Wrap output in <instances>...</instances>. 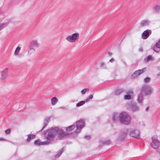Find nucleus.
<instances>
[{
    "instance_id": "obj_1",
    "label": "nucleus",
    "mask_w": 160,
    "mask_h": 160,
    "mask_svg": "<svg viewBox=\"0 0 160 160\" xmlns=\"http://www.w3.org/2000/svg\"><path fill=\"white\" fill-rule=\"evenodd\" d=\"M48 134L46 136L48 140H52L57 133L58 134L59 138H62L66 137L69 135L66 132H64L62 129H59L58 127L53 128L48 131Z\"/></svg>"
},
{
    "instance_id": "obj_2",
    "label": "nucleus",
    "mask_w": 160,
    "mask_h": 160,
    "mask_svg": "<svg viewBox=\"0 0 160 160\" xmlns=\"http://www.w3.org/2000/svg\"><path fill=\"white\" fill-rule=\"evenodd\" d=\"M119 118L120 122L123 124L128 125L131 122V118L126 112H123L121 113Z\"/></svg>"
},
{
    "instance_id": "obj_3",
    "label": "nucleus",
    "mask_w": 160,
    "mask_h": 160,
    "mask_svg": "<svg viewBox=\"0 0 160 160\" xmlns=\"http://www.w3.org/2000/svg\"><path fill=\"white\" fill-rule=\"evenodd\" d=\"M40 46V44L38 40H33L30 42L29 49L28 51V54L30 55L35 52V48H38Z\"/></svg>"
},
{
    "instance_id": "obj_4",
    "label": "nucleus",
    "mask_w": 160,
    "mask_h": 160,
    "mask_svg": "<svg viewBox=\"0 0 160 160\" xmlns=\"http://www.w3.org/2000/svg\"><path fill=\"white\" fill-rule=\"evenodd\" d=\"M79 37V34L78 32L73 33L71 35L68 36L66 39L70 43H74L78 41Z\"/></svg>"
},
{
    "instance_id": "obj_5",
    "label": "nucleus",
    "mask_w": 160,
    "mask_h": 160,
    "mask_svg": "<svg viewBox=\"0 0 160 160\" xmlns=\"http://www.w3.org/2000/svg\"><path fill=\"white\" fill-rule=\"evenodd\" d=\"M150 145L154 149H156L159 147L160 143L158 139V136L156 135L153 136L152 138V142Z\"/></svg>"
},
{
    "instance_id": "obj_6",
    "label": "nucleus",
    "mask_w": 160,
    "mask_h": 160,
    "mask_svg": "<svg viewBox=\"0 0 160 160\" xmlns=\"http://www.w3.org/2000/svg\"><path fill=\"white\" fill-rule=\"evenodd\" d=\"M152 92V89L151 87L148 85L142 86V93L145 95H150Z\"/></svg>"
},
{
    "instance_id": "obj_7",
    "label": "nucleus",
    "mask_w": 160,
    "mask_h": 160,
    "mask_svg": "<svg viewBox=\"0 0 160 160\" xmlns=\"http://www.w3.org/2000/svg\"><path fill=\"white\" fill-rule=\"evenodd\" d=\"M77 129L75 130V133H78L80 132L81 129L84 127V122L82 120H80L77 122L76 124Z\"/></svg>"
},
{
    "instance_id": "obj_8",
    "label": "nucleus",
    "mask_w": 160,
    "mask_h": 160,
    "mask_svg": "<svg viewBox=\"0 0 160 160\" xmlns=\"http://www.w3.org/2000/svg\"><path fill=\"white\" fill-rule=\"evenodd\" d=\"M146 70V68H144L142 69H140L136 71L132 75L131 77L132 78H135L140 74L145 72Z\"/></svg>"
},
{
    "instance_id": "obj_9",
    "label": "nucleus",
    "mask_w": 160,
    "mask_h": 160,
    "mask_svg": "<svg viewBox=\"0 0 160 160\" xmlns=\"http://www.w3.org/2000/svg\"><path fill=\"white\" fill-rule=\"evenodd\" d=\"M152 32L150 30L148 29L144 31L142 34V38L143 39H147L151 34Z\"/></svg>"
},
{
    "instance_id": "obj_10",
    "label": "nucleus",
    "mask_w": 160,
    "mask_h": 160,
    "mask_svg": "<svg viewBox=\"0 0 160 160\" xmlns=\"http://www.w3.org/2000/svg\"><path fill=\"white\" fill-rule=\"evenodd\" d=\"M139 131L138 130H132L130 132L131 136L136 138H138L139 137Z\"/></svg>"
},
{
    "instance_id": "obj_11",
    "label": "nucleus",
    "mask_w": 160,
    "mask_h": 160,
    "mask_svg": "<svg viewBox=\"0 0 160 160\" xmlns=\"http://www.w3.org/2000/svg\"><path fill=\"white\" fill-rule=\"evenodd\" d=\"M149 23V21L148 20H144L142 21L140 23L141 27H143L148 26Z\"/></svg>"
},
{
    "instance_id": "obj_12",
    "label": "nucleus",
    "mask_w": 160,
    "mask_h": 160,
    "mask_svg": "<svg viewBox=\"0 0 160 160\" xmlns=\"http://www.w3.org/2000/svg\"><path fill=\"white\" fill-rule=\"evenodd\" d=\"M58 102L57 98L55 97H53L51 99V104L52 105H55Z\"/></svg>"
},
{
    "instance_id": "obj_13",
    "label": "nucleus",
    "mask_w": 160,
    "mask_h": 160,
    "mask_svg": "<svg viewBox=\"0 0 160 160\" xmlns=\"http://www.w3.org/2000/svg\"><path fill=\"white\" fill-rule=\"evenodd\" d=\"M131 108L132 111L135 112L138 111L139 110V108L135 104H133L132 105Z\"/></svg>"
},
{
    "instance_id": "obj_14",
    "label": "nucleus",
    "mask_w": 160,
    "mask_h": 160,
    "mask_svg": "<svg viewBox=\"0 0 160 160\" xmlns=\"http://www.w3.org/2000/svg\"><path fill=\"white\" fill-rule=\"evenodd\" d=\"M75 123L72 125L66 128V131L67 132H70L73 130L75 127L76 125H75Z\"/></svg>"
},
{
    "instance_id": "obj_15",
    "label": "nucleus",
    "mask_w": 160,
    "mask_h": 160,
    "mask_svg": "<svg viewBox=\"0 0 160 160\" xmlns=\"http://www.w3.org/2000/svg\"><path fill=\"white\" fill-rule=\"evenodd\" d=\"M50 120V118H49L46 117L45 118L44 122V126L42 128V129H43L44 127L48 125Z\"/></svg>"
},
{
    "instance_id": "obj_16",
    "label": "nucleus",
    "mask_w": 160,
    "mask_h": 160,
    "mask_svg": "<svg viewBox=\"0 0 160 160\" xmlns=\"http://www.w3.org/2000/svg\"><path fill=\"white\" fill-rule=\"evenodd\" d=\"M142 93L141 92V93L138 96V101L139 103H142L143 100V95Z\"/></svg>"
},
{
    "instance_id": "obj_17",
    "label": "nucleus",
    "mask_w": 160,
    "mask_h": 160,
    "mask_svg": "<svg viewBox=\"0 0 160 160\" xmlns=\"http://www.w3.org/2000/svg\"><path fill=\"white\" fill-rule=\"evenodd\" d=\"M8 23L7 22H4L0 24V31L2 29L5 28L8 25Z\"/></svg>"
},
{
    "instance_id": "obj_18",
    "label": "nucleus",
    "mask_w": 160,
    "mask_h": 160,
    "mask_svg": "<svg viewBox=\"0 0 160 160\" xmlns=\"http://www.w3.org/2000/svg\"><path fill=\"white\" fill-rule=\"evenodd\" d=\"M35 137V135L33 134H29L28 135L27 141L29 142L31 139L34 138Z\"/></svg>"
},
{
    "instance_id": "obj_19",
    "label": "nucleus",
    "mask_w": 160,
    "mask_h": 160,
    "mask_svg": "<svg viewBox=\"0 0 160 160\" xmlns=\"http://www.w3.org/2000/svg\"><path fill=\"white\" fill-rule=\"evenodd\" d=\"M157 48H160V40L156 43L155 46L153 47V49L155 51L157 52L156 50Z\"/></svg>"
},
{
    "instance_id": "obj_20",
    "label": "nucleus",
    "mask_w": 160,
    "mask_h": 160,
    "mask_svg": "<svg viewBox=\"0 0 160 160\" xmlns=\"http://www.w3.org/2000/svg\"><path fill=\"white\" fill-rule=\"evenodd\" d=\"M124 90L122 89H120L116 90L114 92V94L116 95H118L121 93L123 92Z\"/></svg>"
},
{
    "instance_id": "obj_21",
    "label": "nucleus",
    "mask_w": 160,
    "mask_h": 160,
    "mask_svg": "<svg viewBox=\"0 0 160 160\" xmlns=\"http://www.w3.org/2000/svg\"><path fill=\"white\" fill-rule=\"evenodd\" d=\"M20 49H21L20 47L19 46H18V47H17V48L15 51V52H14V55L15 56H17L19 52V51H20Z\"/></svg>"
},
{
    "instance_id": "obj_22",
    "label": "nucleus",
    "mask_w": 160,
    "mask_h": 160,
    "mask_svg": "<svg viewBox=\"0 0 160 160\" xmlns=\"http://www.w3.org/2000/svg\"><path fill=\"white\" fill-rule=\"evenodd\" d=\"M154 10L155 12H158L160 11V5H157L154 8Z\"/></svg>"
},
{
    "instance_id": "obj_23",
    "label": "nucleus",
    "mask_w": 160,
    "mask_h": 160,
    "mask_svg": "<svg viewBox=\"0 0 160 160\" xmlns=\"http://www.w3.org/2000/svg\"><path fill=\"white\" fill-rule=\"evenodd\" d=\"M126 93L128 95H129L130 96H132L133 95V92L132 90H129L126 91Z\"/></svg>"
},
{
    "instance_id": "obj_24",
    "label": "nucleus",
    "mask_w": 160,
    "mask_h": 160,
    "mask_svg": "<svg viewBox=\"0 0 160 160\" xmlns=\"http://www.w3.org/2000/svg\"><path fill=\"white\" fill-rule=\"evenodd\" d=\"M50 142L48 141H45L44 142H39L38 144L39 145H47L49 144L50 143Z\"/></svg>"
},
{
    "instance_id": "obj_25",
    "label": "nucleus",
    "mask_w": 160,
    "mask_h": 160,
    "mask_svg": "<svg viewBox=\"0 0 160 160\" xmlns=\"http://www.w3.org/2000/svg\"><path fill=\"white\" fill-rule=\"evenodd\" d=\"M152 59V58L151 55H149L144 59V60L146 62H148V61Z\"/></svg>"
},
{
    "instance_id": "obj_26",
    "label": "nucleus",
    "mask_w": 160,
    "mask_h": 160,
    "mask_svg": "<svg viewBox=\"0 0 160 160\" xmlns=\"http://www.w3.org/2000/svg\"><path fill=\"white\" fill-rule=\"evenodd\" d=\"M85 103V101H81L79 102L78 103L76 104V106L77 107H80L82 105H83Z\"/></svg>"
},
{
    "instance_id": "obj_27",
    "label": "nucleus",
    "mask_w": 160,
    "mask_h": 160,
    "mask_svg": "<svg viewBox=\"0 0 160 160\" xmlns=\"http://www.w3.org/2000/svg\"><path fill=\"white\" fill-rule=\"evenodd\" d=\"M118 115L117 113H115L113 114L112 119L113 121H115L116 120L118 119Z\"/></svg>"
},
{
    "instance_id": "obj_28",
    "label": "nucleus",
    "mask_w": 160,
    "mask_h": 160,
    "mask_svg": "<svg viewBox=\"0 0 160 160\" xmlns=\"http://www.w3.org/2000/svg\"><path fill=\"white\" fill-rule=\"evenodd\" d=\"M93 98V96L92 95H90L89 97L85 100L84 101L85 102H87L89 101L90 100L92 99Z\"/></svg>"
},
{
    "instance_id": "obj_29",
    "label": "nucleus",
    "mask_w": 160,
    "mask_h": 160,
    "mask_svg": "<svg viewBox=\"0 0 160 160\" xmlns=\"http://www.w3.org/2000/svg\"><path fill=\"white\" fill-rule=\"evenodd\" d=\"M8 68H5L4 69L3 71H2L1 72V73H3L4 74H7L8 72Z\"/></svg>"
},
{
    "instance_id": "obj_30",
    "label": "nucleus",
    "mask_w": 160,
    "mask_h": 160,
    "mask_svg": "<svg viewBox=\"0 0 160 160\" xmlns=\"http://www.w3.org/2000/svg\"><path fill=\"white\" fill-rule=\"evenodd\" d=\"M7 77V74L1 73V79L2 80H4Z\"/></svg>"
},
{
    "instance_id": "obj_31",
    "label": "nucleus",
    "mask_w": 160,
    "mask_h": 160,
    "mask_svg": "<svg viewBox=\"0 0 160 160\" xmlns=\"http://www.w3.org/2000/svg\"><path fill=\"white\" fill-rule=\"evenodd\" d=\"M89 90V89H88V88L84 89L81 91V93L82 94H85L86 92L88 91Z\"/></svg>"
},
{
    "instance_id": "obj_32",
    "label": "nucleus",
    "mask_w": 160,
    "mask_h": 160,
    "mask_svg": "<svg viewBox=\"0 0 160 160\" xmlns=\"http://www.w3.org/2000/svg\"><path fill=\"white\" fill-rule=\"evenodd\" d=\"M124 98L127 100L130 99L131 98V96L127 94L124 96Z\"/></svg>"
},
{
    "instance_id": "obj_33",
    "label": "nucleus",
    "mask_w": 160,
    "mask_h": 160,
    "mask_svg": "<svg viewBox=\"0 0 160 160\" xmlns=\"http://www.w3.org/2000/svg\"><path fill=\"white\" fill-rule=\"evenodd\" d=\"M64 151V148H62L60 151L58 152V153L57 154L56 156H59L61 155L62 154V152H63Z\"/></svg>"
},
{
    "instance_id": "obj_34",
    "label": "nucleus",
    "mask_w": 160,
    "mask_h": 160,
    "mask_svg": "<svg viewBox=\"0 0 160 160\" xmlns=\"http://www.w3.org/2000/svg\"><path fill=\"white\" fill-rule=\"evenodd\" d=\"M103 142V143L105 144L109 145L111 143V142L110 140L104 141Z\"/></svg>"
},
{
    "instance_id": "obj_35",
    "label": "nucleus",
    "mask_w": 160,
    "mask_h": 160,
    "mask_svg": "<svg viewBox=\"0 0 160 160\" xmlns=\"http://www.w3.org/2000/svg\"><path fill=\"white\" fill-rule=\"evenodd\" d=\"M150 79L149 78L147 77L144 79V81L145 82H147L149 81Z\"/></svg>"
},
{
    "instance_id": "obj_36",
    "label": "nucleus",
    "mask_w": 160,
    "mask_h": 160,
    "mask_svg": "<svg viewBox=\"0 0 160 160\" xmlns=\"http://www.w3.org/2000/svg\"><path fill=\"white\" fill-rule=\"evenodd\" d=\"M39 142H40V141L39 140H35L34 142V144L36 145L39 146L40 145H39L38 144L39 143Z\"/></svg>"
},
{
    "instance_id": "obj_37",
    "label": "nucleus",
    "mask_w": 160,
    "mask_h": 160,
    "mask_svg": "<svg viewBox=\"0 0 160 160\" xmlns=\"http://www.w3.org/2000/svg\"><path fill=\"white\" fill-rule=\"evenodd\" d=\"M11 130L10 129H8L5 131V132L6 134H9Z\"/></svg>"
},
{
    "instance_id": "obj_38",
    "label": "nucleus",
    "mask_w": 160,
    "mask_h": 160,
    "mask_svg": "<svg viewBox=\"0 0 160 160\" xmlns=\"http://www.w3.org/2000/svg\"><path fill=\"white\" fill-rule=\"evenodd\" d=\"M85 138L86 139L89 140L90 139L91 137L90 136L88 135V136H86Z\"/></svg>"
},
{
    "instance_id": "obj_39",
    "label": "nucleus",
    "mask_w": 160,
    "mask_h": 160,
    "mask_svg": "<svg viewBox=\"0 0 160 160\" xmlns=\"http://www.w3.org/2000/svg\"><path fill=\"white\" fill-rule=\"evenodd\" d=\"M0 141H6V140L3 138H0Z\"/></svg>"
},
{
    "instance_id": "obj_40",
    "label": "nucleus",
    "mask_w": 160,
    "mask_h": 160,
    "mask_svg": "<svg viewBox=\"0 0 160 160\" xmlns=\"http://www.w3.org/2000/svg\"><path fill=\"white\" fill-rule=\"evenodd\" d=\"M114 61V59L113 58H112L110 60L109 62H112Z\"/></svg>"
},
{
    "instance_id": "obj_41",
    "label": "nucleus",
    "mask_w": 160,
    "mask_h": 160,
    "mask_svg": "<svg viewBox=\"0 0 160 160\" xmlns=\"http://www.w3.org/2000/svg\"><path fill=\"white\" fill-rule=\"evenodd\" d=\"M124 136H122L121 138H119V139L120 140H122L124 139Z\"/></svg>"
},
{
    "instance_id": "obj_42",
    "label": "nucleus",
    "mask_w": 160,
    "mask_h": 160,
    "mask_svg": "<svg viewBox=\"0 0 160 160\" xmlns=\"http://www.w3.org/2000/svg\"><path fill=\"white\" fill-rule=\"evenodd\" d=\"M108 54L110 56H111L112 55V53L110 52H108Z\"/></svg>"
},
{
    "instance_id": "obj_43",
    "label": "nucleus",
    "mask_w": 160,
    "mask_h": 160,
    "mask_svg": "<svg viewBox=\"0 0 160 160\" xmlns=\"http://www.w3.org/2000/svg\"><path fill=\"white\" fill-rule=\"evenodd\" d=\"M105 65V64L104 63H102L101 64V66H103Z\"/></svg>"
},
{
    "instance_id": "obj_44",
    "label": "nucleus",
    "mask_w": 160,
    "mask_h": 160,
    "mask_svg": "<svg viewBox=\"0 0 160 160\" xmlns=\"http://www.w3.org/2000/svg\"><path fill=\"white\" fill-rule=\"evenodd\" d=\"M139 51L140 52H142V48H141L139 49Z\"/></svg>"
},
{
    "instance_id": "obj_45",
    "label": "nucleus",
    "mask_w": 160,
    "mask_h": 160,
    "mask_svg": "<svg viewBox=\"0 0 160 160\" xmlns=\"http://www.w3.org/2000/svg\"><path fill=\"white\" fill-rule=\"evenodd\" d=\"M149 109V107H148L146 108V110L147 111Z\"/></svg>"
},
{
    "instance_id": "obj_46",
    "label": "nucleus",
    "mask_w": 160,
    "mask_h": 160,
    "mask_svg": "<svg viewBox=\"0 0 160 160\" xmlns=\"http://www.w3.org/2000/svg\"><path fill=\"white\" fill-rule=\"evenodd\" d=\"M158 75H160V74H158Z\"/></svg>"
}]
</instances>
